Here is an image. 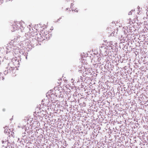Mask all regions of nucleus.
Returning <instances> with one entry per match:
<instances>
[{
  "mask_svg": "<svg viewBox=\"0 0 148 148\" xmlns=\"http://www.w3.org/2000/svg\"><path fill=\"white\" fill-rule=\"evenodd\" d=\"M19 26L21 27L19 29L22 32H24L25 34L27 33L28 34V32L29 30V28L28 27L26 28H23L21 26L19 23H18L17 24L15 23L12 26V32H14L18 29V27Z\"/></svg>",
  "mask_w": 148,
  "mask_h": 148,
  "instance_id": "obj_1",
  "label": "nucleus"
},
{
  "mask_svg": "<svg viewBox=\"0 0 148 148\" xmlns=\"http://www.w3.org/2000/svg\"><path fill=\"white\" fill-rule=\"evenodd\" d=\"M20 36H17L15 37L13 40H12L11 43L13 46H16L18 45V43L21 41Z\"/></svg>",
  "mask_w": 148,
  "mask_h": 148,
  "instance_id": "obj_2",
  "label": "nucleus"
},
{
  "mask_svg": "<svg viewBox=\"0 0 148 148\" xmlns=\"http://www.w3.org/2000/svg\"><path fill=\"white\" fill-rule=\"evenodd\" d=\"M10 63L9 64V63H8V66H5V67L6 70L4 71V74L5 75H6L8 73V72H10L11 70H12L13 69V67L11 66L10 65Z\"/></svg>",
  "mask_w": 148,
  "mask_h": 148,
  "instance_id": "obj_3",
  "label": "nucleus"
},
{
  "mask_svg": "<svg viewBox=\"0 0 148 148\" xmlns=\"http://www.w3.org/2000/svg\"><path fill=\"white\" fill-rule=\"evenodd\" d=\"M12 62L13 63L14 65L16 66L19 64L18 60L17 59L16 57L12 58Z\"/></svg>",
  "mask_w": 148,
  "mask_h": 148,
  "instance_id": "obj_4",
  "label": "nucleus"
},
{
  "mask_svg": "<svg viewBox=\"0 0 148 148\" xmlns=\"http://www.w3.org/2000/svg\"><path fill=\"white\" fill-rule=\"evenodd\" d=\"M43 35L45 38L48 40L50 38V37L51 36V35L47 32H46V33H44Z\"/></svg>",
  "mask_w": 148,
  "mask_h": 148,
  "instance_id": "obj_5",
  "label": "nucleus"
},
{
  "mask_svg": "<svg viewBox=\"0 0 148 148\" xmlns=\"http://www.w3.org/2000/svg\"><path fill=\"white\" fill-rule=\"evenodd\" d=\"M5 128L4 132L6 134H8L10 132V130L8 129L7 127H5Z\"/></svg>",
  "mask_w": 148,
  "mask_h": 148,
  "instance_id": "obj_6",
  "label": "nucleus"
},
{
  "mask_svg": "<svg viewBox=\"0 0 148 148\" xmlns=\"http://www.w3.org/2000/svg\"><path fill=\"white\" fill-rule=\"evenodd\" d=\"M85 73L86 74H89V73L90 72V70L89 69H86L85 71Z\"/></svg>",
  "mask_w": 148,
  "mask_h": 148,
  "instance_id": "obj_7",
  "label": "nucleus"
},
{
  "mask_svg": "<svg viewBox=\"0 0 148 148\" xmlns=\"http://www.w3.org/2000/svg\"><path fill=\"white\" fill-rule=\"evenodd\" d=\"M1 73H0V79H2V80H3L4 79V78L3 77V76H2L1 75Z\"/></svg>",
  "mask_w": 148,
  "mask_h": 148,
  "instance_id": "obj_8",
  "label": "nucleus"
},
{
  "mask_svg": "<svg viewBox=\"0 0 148 148\" xmlns=\"http://www.w3.org/2000/svg\"><path fill=\"white\" fill-rule=\"evenodd\" d=\"M47 105H48V106L49 108H51V106H52L51 105H50V104H49V102H48V103H47Z\"/></svg>",
  "mask_w": 148,
  "mask_h": 148,
  "instance_id": "obj_9",
  "label": "nucleus"
},
{
  "mask_svg": "<svg viewBox=\"0 0 148 148\" xmlns=\"http://www.w3.org/2000/svg\"><path fill=\"white\" fill-rule=\"evenodd\" d=\"M138 14H139V12H140V7L139 6H138Z\"/></svg>",
  "mask_w": 148,
  "mask_h": 148,
  "instance_id": "obj_10",
  "label": "nucleus"
},
{
  "mask_svg": "<svg viewBox=\"0 0 148 148\" xmlns=\"http://www.w3.org/2000/svg\"><path fill=\"white\" fill-rule=\"evenodd\" d=\"M132 14V12L131 11H130L128 13L129 15H131Z\"/></svg>",
  "mask_w": 148,
  "mask_h": 148,
  "instance_id": "obj_11",
  "label": "nucleus"
},
{
  "mask_svg": "<svg viewBox=\"0 0 148 148\" xmlns=\"http://www.w3.org/2000/svg\"><path fill=\"white\" fill-rule=\"evenodd\" d=\"M74 11H75L76 12H78V10H76V9H75V10H74Z\"/></svg>",
  "mask_w": 148,
  "mask_h": 148,
  "instance_id": "obj_12",
  "label": "nucleus"
},
{
  "mask_svg": "<svg viewBox=\"0 0 148 148\" xmlns=\"http://www.w3.org/2000/svg\"><path fill=\"white\" fill-rule=\"evenodd\" d=\"M104 47V46H101V47H100L101 48V49L103 48Z\"/></svg>",
  "mask_w": 148,
  "mask_h": 148,
  "instance_id": "obj_13",
  "label": "nucleus"
},
{
  "mask_svg": "<svg viewBox=\"0 0 148 148\" xmlns=\"http://www.w3.org/2000/svg\"><path fill=\"white\" fill-rule=\"evenodd\" d=\"M2 148H7V147H5L4 146H3Z\"/></svg>",
  "mask_w": 148,
  "mask_h": 148,
  "instance_id": "obj_14",
  "label": "nucleus"
},
{
  "mask_svg": "<svg viewBox=\"0 0 148 148\" xmlns=\"http://www.w3.org/2000/svg\"><path fill=\"white\" fill-rule=\"evenodd\" d=\"M73 5V3H72L71 4V7H72V6Z\"/></svg>",
  "mask_w": 148,
  "mask_h": 148,
  "instance_id": "obj_15",
  "label": "nucleus"
},
{
  "mask_svg": "<svg viewBox=\"0 0 148 148\" xmlns=\"http://www.w3.org/2000/svg\"><path fill=\"white\" fill-rule=\"evenodd\" d=\"M25 131H26V130H27L26 128H25Z\"/></svg>",
  "mask_w": 148,
  "mask_h": 148,
  "instance_id": "obj_16",
  "label": "nucleus"
},
{
  "mask_svg": "<svg viewBox=\"0 0 148 148\" xmlns=\"http://www.w3.org/2000/svg\"><path fill=\"white\" fill-rule=\"evenodd\" d=\"M113 34V33H112L111 34V35H112V34Z\"/></svg>",
  "mask_w": 148,
  "mask_h": 148,
  "instance_id": "obj_17",
  "label": "nucleus"
},
{
  "mask_svg": "<svg viewBox=\"0 0 148 148\" xmlns=\"http://www.w3.org/2000/svg\"><path fill=\"white\" fill-rule=\"evenodd\" d=\"M48 101L49 102H50V101L49 100H48Z\"/></svg>",
  "mask_w": 148,
  "mask_h": 148,
  "instance_id": "obj_18",
  "label": "nucleus"
},
{
  "mask_svg": "<svg viewBox=\"0 0 148 148\" xmlns=\"http://www.w3.org/2000/svg\"><path fill=\"white\" fill-rule=\"evenodd\" d=\"M71 80H72V81H73V79H71Z\"/></svg>",
  "mask_w": 148,
  "mask_h": 148,
  "instance_id": "obj_19",
  "label": "nucleus"
},
{
  "mask_svg": "<svg viewBox=\"0 0 148 148\" xmlns=\"http://www.w3.org/2000/svg\"><path fill=\"white\" fill-rule=\"evenodd\" d=\"M27 57H26V58L27 59Z\"/></svg>",
  "mask_w": 148,
  "mask_h": 148,
  "instance_id": "obj_20",
  "label": "nucleus"
}]
</instances>
